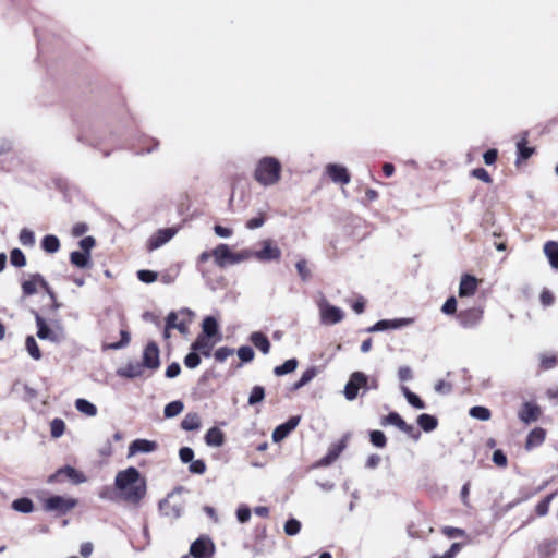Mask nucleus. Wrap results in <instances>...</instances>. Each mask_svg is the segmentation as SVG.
<instances>
[{
	"label": "nucleus",
	"mask_w": 558,
	"mask_h": 558,
	"mask_svg": "<svg viewBox=\"0 0 558 558\" xmlns=\"http://www.w3.org/2000/svg\"><path fill=\"white\" fill-rule=\"evenodd\" d=\"M114 484L121 497L132 504H138L146 494V481L133 466L118 472Z\"/></svg>",
	"instance_id": "nucleus-1"
},
{
	"label": "nucleus",
	"mask_w": 558,
	"mask_h": 558,
	"mask_svg": "<svg viewBox=\"0 0 558 558\" xmlns=\"http://www.w3.org/2000/svg\"><path fill=\"white\" fill-rule=\"evenodd\" d=\"M281 178V163L274 157H263L256 163L254 179L263 186L277 184Z\"/></svg>",
	"instance_id": "nucleus-2"
},
{
	"label": "nucleus",
	"mask_w": 558,
	"mask_h": 558,
	"mask_svg": "<svg viewBox=\"0 0 558 558\" xmlns=\"http://www.w3.org/2000/svg\"><path fill=\"white\" fill-rule=\"evenodd\" d=\"M211 255L216 265L220 268H225L228 265H235L250 259L252 252L244 250L239 253H233L227 244H219L213 250Z\"/></svg>",
	"instance_id": "nucleus-3"
},
{
	"label": "nucleus",
	"mask_w": 558,
	"mask_h": 558,
	"mask_svg": "<svg viewBox=\"0 0 558 558\" xmlns=\"http://www.w3.org/2000/svg\"><path fill=\"white\" fill-rule=\"evenodd\" d=\"M78 500L73 497L54 495L44 500L43 507L47 512H54L57 515H63L74 509Z\"/></svg>",
	"instance_id": "nucleus-4"
},
{
	"label": "nucleus",
	"mask_w": 558,
	"mask_h": 558,
	"mask_svg": "<svg viewBox=\"0 0 558 558\" xmlns=\"http://www.w3.org/2000/svg\"><path fill=\"white\" fill-rule=\"evenodd\" d=\"M320 320L325 325H335L344 318V312L335 305H331L327 300L322 299L318 303Z\"/></svg>",
	"instance_id": "nucleus-5"
},
{
	"label": "nucleus",
	"mask_w": 558,
	"mask_h": 558,
	"mask_svg": "<svg viewBox=\"0 0 558 558\" xmlns=\"http://www.w3.org/2000/svg\"><path fill=\"white\" fill-rule=\"evenodd\" d=\"M192 317L193 312L189 308H182L178 313L171 312L167 317V329H178L180 332L185 333Z\"/></svg>",
	"instance_id": "nucleus-6"
},
{
	"label": "nucleus",
	"mask_w": 558,
	"mask_h": 558,
	"mask_svg": "<svg viewBox=\"0 0 558 558\" xmlns=\"http://www.w3.org/2000/svg\"><path fill=\"white\" fill-rule=\"evenodd\" d=\"M263 248L257 252H252V257L259 262L279 260L281 257V250L274 244L269 239L262 242Z\"/></svg>",
	"instance_id": "nucleus-7"
},
{
	"label": "nucleus",
	"mask_w": 558,
	"mask_h": 558,
	"mask_svg": "<svg viewBox=\"0 0 558 558\" xmlns=\"http://www.w3.org/2000/svg\"><path fill=\"white\" fill-rule=\"evenodd\" d=\"M35 320L37 325V337L41 340H50L52 342H60L63 339L62 328L59 330H52L46 324V320L39 315L35 314Z\"/></svg>",
	"instance_id": "nucleus-8"
},
{
	"label": "nucleus",
	"mask_w": 558,
	"mask_h": 558,
	"mask_svg": "<svg viewBox=\"0 0 558 558\" xmlns=\"http://www.w3.org/2000/svg\"><path fill=\"white\" fill-rule=\"evenodd\" d=\"M414 324V318H397V319H383L377 322L374 326L368 328L369 332L385 331L388 329H400Z\"/></svg>",
	"instance_id": "nucleus-9"
},
{
	"label": "nucleus",
	"mask_w": 558,
	"mask_h": 558,
	"mask_svg": "<svg viewBox=\"0 0 558 558\" xmlns=\"http://www.w3.org/2000/svg\"><path fill=\"white\" fill-rule=\"evenodd\" d=\"M41 287L47 293L52 295L51 290L47 281L39 274L32 275L29 279L22 283V291L25 296L37 293L38 287Z\"/></svg>",
	"instance_id": "nucleus-10"
},
{
	"label": "nucleus",
	"mask_w": 558,
	"mask_h": 558,
	"mask_svg": "<svg viewBox=\"0 0 558 558\" xmlns=\"http://www.w3.org/2000/svg\"><path fill=\"white\" fill-rule=\"evenodd\" d=\"M367 383V376L361 372H354L344 387V396L348 400H354L361 387Z\"/></svg>",
	"instance_id": "nucleus-11"
},
{
	"label": "nucleus",
	"mask_w": 558,
	"mask_h": 558,
	"mask_svg": "<svg viewBox=\"0 0 558 558\" xmlns=\"http://www.w3.org/2000/svg\"><path fill=\"white\" fill-rule=\"evenodd\" d=\"M177 233L174 228L160 229L155 232L147 243L148 251H154L168 243Z\"/></svg>",
	"instance_id": "nucleus-12"
},
{
	"label": "nucleus",
	"mask_w": 558,
	"mask_h": 558,
	"mask_svg": "<svg viewBox=\"0 0 558 558\" xmlns=\"http://www.w3.org/2000/svg\"><path fill=\"white\" fill-rule=\"evenodd\" d=\"M62 474H64L74 484H82L87 481V477L85 476L84 473L74 469L73 466L66 465L64 468L59 469L54 474L50 475L48 482H56L58 477Z\"/></svg>",
	"instance_id": "nucleus-13"
},
{
	"label": "nucleus",
	"mask_w": 558,
	"mask_h": 558,
	"mask_svg": "<svg viewBox=\"0 0 558 558\" xmlns=\"http://www.w3.org/2000/svg\"><path fill=\"white\" fill-rule=\"evenodd\" d=\"M190 553L194 558H208L214 553V544L210 539L201 537L191 545Z\"/></svg>",
	"instance_id": "nucleus-14"
},
{
	"label": "nucleus",
	"mask_w": 558,
	"mask_h": 558,
	"mask_svg": "<svg viewBox=\"0 0 558 558\" xmlns=\"http://www.w3.org/2000/svg\"><path fill=\"white\" fill-rule=\"evenodd\" d=\"M300 416H292L286 423L277 426L272 432V440L280 442L283 440L300 423Z\"/></svg>",
	"instance_id": "nucleus-15"
},
{
	"label": "nucleus",
	"mask_w": 558,
	"mask_h": 558,
	"mask_svg": "<svg viewBox=\"0 0 558 558\" xmlns=\"http://www.w3.org/2000/svg\"><path fill=\"white\" fill-rule=\"evenodd\" d=\"M143 364L150 369L159 367V349L155 342H149L146 345L143 353Z\"/></svg>",
	"instance_id": "nucleus-16"
},
{
	"label": "nucleus",
	"mask_w": 558,
	"mask_h": 558,
	"mask_svg": "<svg viewBox=\"0 0 558 558\" xmlns=\"http://www.w3.org/2000/svg\"><path fill=\"white\" fill-rule=\"evenodd\" d=\"M157 442L148 439H136L129 446L128 457H133L137 453H149L157 449Z\"/></svg>",
	"instance_id": "nucleus-17"
},
{
	"label": "nucleus",
	"mask_w": 558,
	"mask_h": 558,
	"mask_svg": "<svg viewBox=\"0 0 558 558\" xmlns=\"http://www.w3.org/2000/svg\"><path fill=\"white\" fill-rule=\"evenodd\" d=\"M326 172L328 173L330 179L336 183L348 184L350 182V175L348 173L347 168L337 163H329L326 167Z\"/></svg>",
	"instance_id": "nucleus-18"
},
{
	"label": "nucleus",
	"mask_w": 558,
	"mask_h": 558,
	"mask_svg": "<svg viewBox=\"0 0 558 558\" xmlns=\"http://www.w3.org/2000/svg\"><path fill=\"white\" fill-rule=\"evenodd\" d=\"M541 408L534 403L525 402L522 410L519 412V417L522 422L530 424L535 422L541 416Z\"/></svg>",
	"instance_id": "nucleus-19"
},
{
	"label": "nucleus",
	"mask_w": 558,
	"mask_h": 558,
	"mask_svg": "<svg viewBox=\"0 0 558 558\" xmlns=\"http://www.w3.org/2000/svg\"><path fill=\"white\" fill-rule=\"evenodd\" d=\"M477 288V280L475 277L465 275L461 278L459 287L460 296H471L475 293Z\"/></svg>",
	"instance_id": "nucleus-20"
},
{
	"label": "nucleus",
	"mask_w": 558,
	"mask_h": 558,
	"mask_svg": "<svg viewBox=\"0 0 558 558\" xmlns=\"http://www.w3.org/2000/svg\"><path fill=\"white\" fill-rule=\"evenodd\" d=\"M205 442L209 447H221L225 442V435L219 428L211 427L205 435Z\"/></svg>",
	"instance_id": "nucleus-21"
},
{
	"label": "nucleus",
	"mask_w": 558,
	"mask_h": 558,
	"mask_svg": "<svg viewBox=\"0 0 558 558\" xmlns=\"http://www.w3.org/2000/svg\"><path fill=\"white\" fill-rule=\"evenodd\" d=\"M384 424H390V425H395L397 426L400 430L407 433V434H411L413 430H414V427L407 424L402 417L396 413V412H391L389 413L386 417H385V421H384Z\"/></svg>",
	"instance_id": "nucleus-22"
},
{
	"label": "nucleus",
	"mask_w": 558,
	"mask_h": 558,
	"mask_svg": "<svg viewBox=\"0 0 558 558\" xmlns=\"http://www.w3.org/2000/svg\"><path fill=\"white\" fill-rule=\"evenodd\" d=\"M214 344L215 343L210 340V338L198 336L196 341L192 344V350L199 352L205 356H209Z\"/></svg>",
	"instance_id": "nucleus-23"
},
{
	"label": "nucleus",
	"mask_w": 558,
	"mask_h": 558,
	"mask_svg": "<svg viewBox=\"0 0 558 558\" xmlns=\"http://www.w3.org/2000/svg\"><path fill=\"white\" fill-rule=\"evenodd\" d=\"M544 254L553 268L558 270V242L548 241L544 245Z\"/></svg>",
	"instance_id": "nucleus-24"
},
{
	"label": "nucleus",
	"mask_w": 558,
	"mask_h": 558,
	"mask_svg": "<svg viewBox=\"0 0 558 558\" xmlns=\"http://www.w3.org/2000/svg\"><path fill=\"white\" fill-rule=\"evenodd\" d=\"M250 340L258 350L263 352V354L269 353L270 342L263 332H253L250 337Z\"/></svg>",
	"instance_id": "nucleus-25"
},
{
	"label": "nucleus",
	"mask_w": 558,
	"mask_h": 558,
	"mask_svg": "<svg viewBox=\"0 0 558 558\" xmlns=\"http://www.w3.org/2000/svg\"><path fill=\"white\" fill-rule=\"evenodd\" d=\"M546 436V432L543 428H534L527 436L525 447L532 449L533 447L539 446Z\"/></svg>",
	"instance_id": "nucleus-26"
},
{
	"label": "nucleus",
	"mask_w": 558,
	"mask_h": 558,
	"mask_svg": "<svg viewBox=\"0 0 558 558\" xmlns=\"http://www.w3.org/2000/svg\"><path fill=\"white\" fill-rule=\"evenodd\" d=\"M317 368L316 367H310L306 371H304L298 381H295L292 386V390H299L305 385H307L310 381H312L316 375H317Z\"/></svg>",
	"instance_id": "nucleus-27"
},
{
	"label": "nucleus",
	"mask_w": 558,
	"mask_h": 558,
	"mask_svg": "<svg viewBox=\"0 0 558 558\" xmlns=\"http://www.w3.org/2000/svg\"><path fill=\"white\" fill-rule=\"evenodd\" d=\"M75 408L78 412H81L89 417H94L97 415L96 405L86 399H83V398L77 399L75 401Z\"/></svg>",
	"instance_id": "nucleus-28"
},
{
	"label": "nucleus",
	"mask_w": 558,
	"mask_h": 558,
	"mask_svg": "<svg viewBox=\"0 0 558 558\" xmlns=\"http://www.w3.org/2000/svg\"><path fill=\"white\" fill-rule=\"evenodd\" d=\"M203 337L211 338L218 335V323L217 320L208 316L203 320Z\"/></svg>",
	"instance_id": "nucleus-29"
},
{
	"label": "nucleus",
	"mask_w": 558,
	"mask_h": 558,
	"mask_svg": "<svg viewBox=\"0 0 558 558\" xmlns=\"http://www.w3.org/2000/svg\"><path fill=\"white\" fill-rule=\"evenodd\" d=\"M526 144H527V134L525 133L517 142V149H518L519 158H521L523 160L530 158L534 153V148L527 147Z\"/></svg>",
	"instance_id": "nucleus-30"
},
{
	"label": "nucleus",
	"mask_w": 558,
	"mask_h": 558,
	"mask_svg": "<svg viewBox=\"0 0 558 558\" xmlns=\"http://www.w3.org/2000/svg\"><path fill=\"white\" fill-rule=\"evenodd\" d=\"M70 260L76 267L85 268V267H88L90 264V255H88L84 252L75 251V252L71 253Z\"/></svg>",
	"instance_id": "nucleus-31"
},
{
	"label": "nucleus",
	"mask_w": 558,
	"mask_h": 558,
	"mask_svg": "<svg viewBox=\"0 0 558 558\" xmlns=\"http://www.w3.org/2000/svg\"><path fill=\"white\" fill-rule=\"evenodd\" d=\"M181 427L184 430H195L201 427V420L196 413H189L181 422Z\"/></svg>",
	"instance_id": "nucleus-32"
},
{
	"label": "nucleus",
	"mask_w": 558,
	"mask_h": 558,
	"mask_svg": "<svg viewBox=\"0 0 558 558\" xmlns=\"http://www.w3.org/2000/svg\"><path fill=\"white\" fill-rule=\"evenodd\" d=\"M482 318V312L476 308H471L465 313L461 314L462 324L464 326H473Z\"/></svg>",
	"instance_id": "nucleus-33"
},
{
	"label": "nucleus",
	"mask_w": 558,
	"mask_h": 558,
	"mask_svg": "<svg viewBox=\"0 0 558 558\" xmlns=\"http://www.w3.org/2000/svg\"><path fill=\"white\" fill-rule=\"evenodd\" d=\"M298 364L299 363L296 359L287 360L282 365L276 366L274 368V374L276 376H283L286 374H290L296 369Z\"/></svg>",
	"instance_id": "nucleus-34"
},
{
	"label": "nucleus",
	"mask_w": 558,
	"mask_h": 558,
	"mask_svg": "<svg viewBox=\"0 0 558 558\" xmlns=\"http://www.w3.org/2000/svg\"><path fill=\"white\" fill-rule=\"evenodd\" d=\"M12 508L21 513H31L34 510V504L28 498H19L12 502Z\"/></svg>",
	"instance_id": "nucleus-35"
},
{
	"label": "nucleus",
	"mask_w": 558,
	"mask_h": 558,
	"mask_svg": "<svg viewBox=\"0 0 558 558\" xmlns=\"http://www.w3.org/2000/svg\"><path fill=\"white\" fill-rule=\"evenodd\" d=\"M118 375L126 378H135L142 375V367L138 364H128L118 369Z\"/></svg>",
	"instance_id": "nucleus-36"
},
{
	"label": "nucleus",
	"mask_w": 558,
	"mask_h": 558,
	"mask_svg": "<svg viewBox=\"0 0 558 558\" xmlns=\"http://www.w3.org/2000/svg\"><path fill=\"white\" fill-rule=\"evenodd\" d=\"M417 423L425 432H432L437 426V420L429 414H421L417 417Z\"/></svg>",
	"instance_id": "nucleus-37"
},
{
	"label": "nucleus",
	"mask_w": 558,
	"mask_h": 558,
	"mask_svg": "<svg viewBox=\"0 0 558 558\" xmlns=\"http://www.w3.org/2000/svg\"><path fill=\"white\" fill-rule=\"evenodd\" d=\"M25 348L28 354L36 361L41 359L40 349L33 336H28L25 340Z\"/></svg>",
	"instance_id": "nucleus-38"
},
{
	"label": "nucleus",
	"mask_w": 558,
	"mask_h": 558,
	"mask_svg": "<svg viewBox=\"0 0 558 558\" xmlns=\"http://www.w3.org/2000/svg\"><path fill=\"white\" fill-rule=\"evenodd\" d=\"M41 246L47 253H56L60 248V242L54 235H46L41 241Z\"/></svg>",
	"instance_id": "nucleus-39"
},
{
	"label": "nucleus",
	"mask_w": 558,
	"mask_h": 558,
	"mask_svg": "<svg viewBox=\"0 0 558 558\" xmlns=\"http://www.w3.org/2000/svg\"><path fill=\"white\" fill-rule=\"evenodd\" d=\"M184 409L183 402L177 400L168 403L165 407L163 414L167 418H172L179 415Z\"/></svg>",
	"instance_id": "nucleus-40"
},
{
	"label": "nucleus",
	"mask_w": 558,
	"mask_h": 558,
	"mask_svg": "<svg viewBox=\"0 0 558 558\" xmlns=\"http://www.w3.org/2000/svg\"><path fill=\"white\" fill-rule=\"evenodd\" d=\"M344 447V444H340L330 448L327 456L320 460L319 464L328 465L332 463L339 457L340 452L343 450Z\"/></svg>",
	"instance_id": "nucleus-41"
},
{
	"label": "nucleus",
	"mask_w": 558,
	"mask_h": 558,
	"mask_svg": "<svg viewBox=\"0 0 558 558\" xmlns=\"http://www.w3.org/2000/svg\"><path fill=\"white\" fill-rule=\"evenodd\" d=\"M470 415L480 421H488L490 418V411L485 407L477 405L470 409Z\"/></svg>",
	"instance_id": "nucleus-42"
},
{
	"label": "nucleus",
	"mask_w": 558,
	"mask_h": 558,
	"mask_svg": "<svg viewBox=\"0 0 558 558\" xmlns=\"http://www.w3.org/2000/svg\"><path fill=\"white\" fill-rule=\"evenodd\" d=\"M401 390L407 398L408 402L416 409H424V402L413 392H411L407 387H401Z\"/></svg>",
	"instance_id": "nucleus-43"
},
{
	"label": "nucleus",
	"mask_w": 558,
	"mask_h": 558,
	"mask_svg": "<svg viewBox=\"0 0 558 558\" xmlns=\"http://www.w3.org/2000/svg\"><path fill=\"white\" fill-rule=\"evenodd\" d=\"M265 398V390L262 386H255L253 387L250 397H248V404L255 405L259 402H262Z\"/></svg>",
	"instance_id": "nucleus-44"
},
{
	"label": "nucleus",
	"mask_w": 558,
	"mask_h": 558,
	"mask_svg": "<svg viewBox=\"0 0 558 558\" xmlns=\"http://www.w3.org/2000/svg\"><path fill=\"white\" fill-rule=\"evenodd\" d=\"M65 429V424L61 418H54L50 424L51 436L53 438H59L63 435Z\"/></svg>",
	"instance_id": "nucleus-45"
},
{
	"label": "nucleus",
	"mask_w": 558,
	"mask_h": 558,
	"mask_svg": "<svg viewBox=\"0 0 558 558\" xmlns=\"http://www.w3.org/2000/svg\"><path fill=\"white\" fill-rule=\"evenodd\" d=\"M20 242L24 246L32 247L35 244L34 232L28 229H22L19 235Z\"/></svg>",
	"instance_id": "nucleus-46"
},
{
	"label": "nucleus",
	"mask_w": 558,
	"mask_h": 558,
	"mask_svg": "<svg viewBox=\"0 0 558 558\" xmlns=\"http://www.w3.org/2000/svg\"><path fill=\"white\" fill-rule=\"evenodd\" d=\"M10 259H11V264L16 266V267H23L26 265V258H25V255L23 254V252L19 248H14L12 252H11V256H10Z\"/></svg>",
	"instance_id": "nucleus-47"
},
{
	"label": "nucleus",
	"mask_w": 558,
	"mask_h": 558,
	"mask_svg": "<svg viewBox=\"0 0 558 558\" xmlns=\"http://www.w3.org/2000/svg\"><path fill=\"white\" fill-rule=\"evenodd\" d=\"M301 530V523L296 519H290L284 524V532L287 535H296Z\"/></svg>",
	"instance_id": "nucleus-48"
},
{
	"label": "nucleus",
	"mask_w": 558,
	"mask_h": 558,
	"mask_svg": "<svg viewBox=\"0 0 558 558\" xmlns=\"http://www.w3.org/2000/svg\"><path fill=\"white\" fill-rule=\"evenodd\" d=\"M137 278L145 283H153L157 280L158 274L151 270H138Z\"/></svg>",
	"instance_id": "nucleus-49"
},
{
	"label": "nucleus",
	"mask_w": 558,
	"mask_h": 558,
	"mask_svg": "<svg viewBox=\"0 0 558 558\" xmlns=\"http://www.w3.org/2000/svg\"><path fill=\"white\" fill-rule=\"evenodd\" d=\"M238 356L242 362L247 363L254 359L255 353L252 348L243 345L238 350Z\"/></svg>",
	"instance_id": "nucleus-50"
},
{
	"label": "nucleus",
	"mask_w": 558,
	"mask_h": 558,
	"mask_svg": "<svg viewBox=\"0 0 558 558\" xmlns=\"http://www.w3.org/2000/svg\"><path fill=\"white\" fill-rule=\"evenodd\" d=\"M371 441L374 446L378 448H384L386 446V437L380 430H373L371 433Z\"/></svg>",
	"instance_id": "nucleus-51"
},
{
	"label": "nucleus",
	"mask_w": 558,
	"mask_h": 558,
	"mask_svg": "<svg viewBox=\"0 0 558 558\" xmlns=\"http://www.w3.org/2000/svg\"><path fill=\"white\" fill-rule=\"evenodd\" d=\"M554 498V494L547 496L543 501H541L537 506H536V512L539 517H544L548 513L549 511V504L551 501V499Z\"/></svg>",
	"instance_id": "nucleus-52"
},
{
	"label": "nucleus",
	"mask_w": 558,
	"mask_h": 558,
	"mask_svg": "<svg viewBox=\"0 0 558 558\" xmlns=\"http://www.w3.org/2000/svg\"><path fill=\"white\" fill-rule=\"evenodd\" d=\"M201 359L196 351L189 353L184 359V364L189 368H195L199 365Z\"/></svg>",
	"instance_id": "nucleus-53"
},
{
	"label": "nucleus",
	"mask_w": 558,
	"mask_h": 558,
	"mask_svg": "<svg viewBox=\"0 0 558 558\" xmlns=\"http://www.w3.org/2000/svg\"><path fill=\"white\" fill-rule=\"evenodd\" d=\"M234 353L233 349L222 347L216 350L215 352V359L219 362L226 361L229 356H231Z\"/></svg>",
	"instance_id": "nucleus-54"
},
{
	"label": "nucleus",
	"mask_w": 558,
	"mask_h": 558,
	"mask_svg": "<svg viewBox=\"0 0 558 558\" xmlns=\"http://www.w3.org/2000/svg\"><path fill=\"white\" fill-rule=\"evenodd\" d=\"M295 267H296V270H298L299 276H300L303 280H307V279L310 278L311 272H310V270H308V268H307V263H306V260H304V259L299 260V262L296 263Z\"/></svg>",
	"instance_id": "nucleus-55"
},
{
	"label": "nucleus",
	"mask_w": 558,
	"mask_h": 558,
	"mask_svg": "<svg viewBox=\"0 0 558 558\" xmlns=\"http://www.w3.org/2000/svg\"><path fill=\"white\" fill-rule=\"evenodd\" d=\"M236 518L240 523H246L251 518V510L246 506H240L236 510Z\"/></svg>",
	"instance_id": "nucleus-56"
},
{
	"label": "nucleus",
	"mask_w": 558,
	"mask_h": 558,
	"mask_svg": "<svg viewBox=\"0 0 558 558\" xmlns=\"http://www.w3.org/2000/svg\"><path fill=\"white\" fill-rule=\"evenodd\" d=\"M189 470L195 474H204L206 471V464L203 460H193Z\"/></svg>",
	"instance_id": "nucleus-57"
},
{
	"label": "nucleus",
	"mask_w": 558,
	"mask_h": 558,
	"mask_svg": "<svg viewBox=\"0 0 558 558\" xmlns=\"http://www.w3.org/2000/svg\"><path fill=\"white\" fill-rule=\"evenodd\" d=\"M95 239L93 236H86L80 241V247L81 250L90 255V250L95 246Z\"/></svg>",
	"instance_id": "nucleus-58"
},
{
	"label": "nucleus",
	"mask_w": 558,
	"mask_h": 558,
	"mask_svg": "<svg viewBox=\"0 0 558 558\" xmlns=\"http://www.w3.org/2000/svg\"><path fill=\"white\" fill-rule=\"evenodd\" d=\"M179 456L183 463H189L193 461L194 451L189 447H183L180 449Z\"/></svg>",
	"instance_id": "nucleus-59"
},
{
	"label": "nucleus",
	"mask_w": 558,
	"mask_h": 558,
	"mask_svg": "<svg viewBox=\"0 0 558 558\" xmlns=\"http://www.w3.org/2000/svg\"><path fill=\"white\" fill-rule=\"evenodd\" d=\"M541 363L545 369L553 368L556 365V356L554 354H543Z\"/></svg>",
	"instance_id": "nucleus-60"
},
{
	"label": "nucleus",
	"mask_w": 558,
	"mask_h": 558,
	"mask_svg": "<svg viewBox=\"0 0 558 558\" xmlns=\"http://www.w3.org/2000/svg\"><path fill=\"white\" fill-rule=\"evenodd\" d=\"M457 310V301L456 299L452 296V298H449L445 304L442 305L441 307V311L449 315V314H453Z\"/></svg>",
	"instance_id": "nucleus-61"
},
{
	"label": "nucleus",
	"mask_w": 558,
	"mask_h": 558,
	"mask_svg": "<svg viewBox=\"0 0 558 558\" xmlns=\"http://www.w3.org/2000/svg\"><path fill=\"white\" fill-rule=\"evenodd\" d=\"M472 175L486 183H489L492 181L489 173L483 168L474 169L472 171Z\"/></svg>",
	"instance_id": "nucleus-62"
},
{
	"label": "nucleus",
	"mask_w": 558,
	"mask_h": 558,
	"mask_svg": "<svg viewBox=\"0 0 558 558\" xmlns=\"http://www.w3.org/2000/svg\"><path fill=\"white\" fill-rule=\"evenodd\" d=\"M493 461L498 466L507 465V457L504 454L501 450H495L493 453Z\"/></svg>",
	"instance_id": "nucleus-63"
},
{
	"label": "nucleus",
	"mask_w": 558,
	"mask_h": 558,
	"mask_svg": "<svg viewBox=\"0 0 558 558\" xmlns=\"http://www.w3.org/2000/svg\"><path fill=\"white\" fill-rule=\"evenodd\" d=\"M214 231H215L216 235H218L219 238H223V239H228L233 234V231L231 229L219 226V225H216L214 227Z\"/></svg>",
	"instance_id": "nucleus-64"
}]
</instances>
